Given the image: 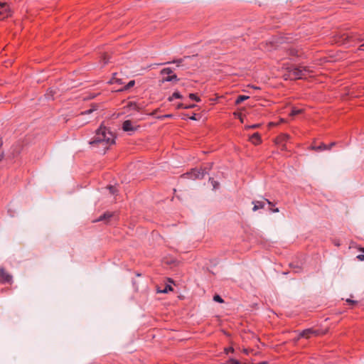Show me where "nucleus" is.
<instances>
[{"label": "nucleus", "instance_id": "1", "mask_svg": "<svg viewBox=\"0 0 364 364\" xmlns=\"http://www.w3.org/2000/svg\"><path fill=\"white\" fill-rule=\"evenodd\" d=\"M115 135L107 127L101 125L95 132V134L90 141L92 148L105 152L109 147L115 143Z\"/></svg>", "mask_w": 364, "mask_h": 364}, {"label": "nucleus", "instance_id": "2", "mask_svg": "<svg viewBox=\"0 0 364 364\" xmlns=\"http://www.w3.org/2000/svg\"><path fill=\"white\" fill-rule=\"evenodd\" d=\"M289 76L294 79H302L307 77L311 70L306 66L292 67L289 69Z\"/></svg>", "mask_w": 364, "mask_h": 364}, {"label": "nucleus", "instance_id": "3", "mask_svg": "<svg viewBox=\"0 0 364 364\" xmlns=\"http://www.w3.org/2000/svg\"><path fill=\"white\" fill-rule=\"evenodd\" d=\"M205 172L203 170L192 169L190 172H187L181 176L182 178H190L192 180L201 179L204 177Z\"/></svg>", "mask_w": 364, "mask_h": 364}, {"label": "nucleus", "instance_id": "4", "mask_svg": "<svg viewBox=\"0 0 364 364\" xmlns=\"http://www.w3.org/2000/svg\"><path fill=\"white\" fill-rule=\"evenodd\" d=\"M161 74L164 75H167L162 79V82H172L178 81V78L176 75L173 74V71L171 68H165L161 70Z\"/></svg>", "mask_w": 364, "mask_h": 364}, {"label": "nucleus", "instance_id": "5", "mask_svg": "<svg viewBox=\"0 0 364 364\" xmlns=\"http://www.w3.org/2000/svg\"><path fill=\"white\" fill-rule=\"evenodd\" d=\"M11 16V10L6 3L0 2V21Z\"/></svg>", "mask_w": 364, "mask_h": 364}, {"label": "nucleus", "instance_id": "6", "mask_svg": "<svg viewBox=\"0 0 364 364\" xmlns=\"http://www.w3.org/2000/svg\"><path fill=\"white\" fill-rule=\"evenodd\" d=\"M265 202L267 203L269 205H273V203L268 199H264V201L254 200L252 201V204L254 205L252 210L257 211L259 209L264 208L265 205Z\"/></svg>", "mask_w": 364, "mask_h": 364}, {"label": "nucleus", "instance_id": "7", "mask_svg": "<svg viewBox=\"0 0 364 364\" xmlns=\"http://www.w3.org/2000/svg\"><path fill=\"white\" fill-rule=\"evenodd\" d=\"M138 127H134L130 120H126L123 122L122 129L124 132H134L137 129Z\"/></svg>", "mask_w": 364, "mask_h": 364}, {"label": "nucleus", "instance_id": "8", "mask_svg": "<svg viewBox=\"0 0 364 364\" xmlns=\"http://www.w3.org/2000/svg\"><path fill=\"white\" fill-rule=\"evenodd\" d=\"M312 335H317V332L312 328H307L299 333V338H309Z\"/></svg>", "mask_w": 364, "mask_h": 364}, {"label": "nucleus", "instance_id": "9", "mask_svg": "<svg viewBox=\"0 0 364 364\" xmlns=\"http://www.w3.org/2000/svg\"><path fill=\"white\" fill-rule=\"evenodd\" d=\"M0 280L3 282L9 283L12 280V277L4 269H0Z\"/></svg>", "mask_w": 364, "mask_h": 364}, {"label": "nucleus", "instance_id": "10", "mask_svg": "<svg viewBox=\"0 0 364 364\" xmlns=\"http://www.w3.org/2000/svg\"><path fill=\"white\" fill-rule=\"evenodd\" d=\"M250 141L255 145L259 144L262 141L260 134L258 132L254 133L250 136Z\"/></svg>", "mask_w": 364, "mask_h": 364}, {"label": "nucleus", "instance_id": "11", "mask_svg": "<svg viewBox=\"0 0 364 364\" xmlns=\"http://www.w3.org/2000/svg\"><path fill=\"white\" fill-rule=\"evenodd\" d=\"M127 107L129 110H140L141 107L137 105L135 102H129L127 103Z\"/></svg>", "mask_w": 364, "mask_h": 364}, {"label": "nucleus", "instance_id": "12", "mask_svg": "<svg viewBox=\"0 0 364 364\" xmlns=\"http://www.w3.org/2000/svg\"><path fill=\"white\" fill-rule=\"evenodd\" d=\"M290 138V136L287 134H282L277 138V143H282L287 141Z\"/></svg>", "mask_w": 364, "mask_h": 364}, {"label": "nucleus", "instance_id": "13", "mask_svg": "<svg viewBox=\"0 0 364 364\" xmlns=\"http://www.w3.org/2000/svg\"><path fill=\"white\" fill-rule=\"evenodd\" d=\"M112 216V213H109V212H106L103 215H102L101 216L99 217V218L97 220H95L99 222V221H102L104 220H106V219H109Z\"/></svg>", "mask_w": 364, "mask_h": 364}, {"label": "nucleus", "instance_id": "14", "mask_svg": "<svg viewBox=\"0 0 364 364\" xmlns=\"http://www.w3.org/2000/svg\"><path fill=\"white\" fill-rule=\"evenodd\" d=\"M312 149L315 151H323L327 150L328 148L327 147V145L322 143L319 146H313Z\"/></svg>", "mask_w": 364, "mask_h": 364}, {"label": "nucleus", "instance_id": "15", "mask_svg": "<svg viewBox=\"0 0 364 364\" xmlns=\"http://www.w3.org/2000/svg\"><path fill=\"white\" fill-rule=\"evenodd\" d=\"M135 85L134 80L129 81L126 85L119 90V91H126L129 88L132 87Z\"/></svg>", "mask_w": 364, "mask_h": 364}, {"label": "nucleus", "instance_id": "16", "mask_svg": "<svg viewBox=\"0 0 364 364\" xmlns=\"http://www.w3.org/2000/svg\"><path fill=\"white\" fill-rule=\"evenodd\" d=\"M97 105H92V107L90 109H88L81 113V114H90L92 113L94 111L97 109Z\"/></svg>", "mask_w": 364, "mask_h": 364}, {"label": "nucleus", "instance_id": "17", "mask_svg": "<svg viewBox=\"0 0 364 364\" xmlns=\"http://www.w3.org/2000/svg\"><path fill=\"white\" fill-rule=\"evenodd\" d=\"M248 98H249V97L246 96V95H239L235 100V104L239 105L241 102H242L243 101L247 100Z\"/></svg>", "mask_w": 364, "mask_h": 364}, {"label": "nucleus", "instance_id": "18", "mask_svg": "<svg viewBox=\"0 0 364 364\" xmlns=\"http://www.w3.org/2000/svg\"><path fill=\"white\" fill-rule=\"evenodd\" d=\"M302 109H296L295 107H294L292 109H291V112L290 113V115L291 116H295V115H297L300 113L302 112Z\"/></svg>", "mask_w": 364, "mask_h": 364}, {"label": "nucleus", "instance_id": "19", "mask_svg": "<svg viewBox=\"0 0 364 364\" xmlns=\"http://www.w3.org/2000/svg\"><path fill=\"white\" fill-rule=\"evenodd\" d=\"M189 97L190 99L193 100H195L196 102H200V97H198L196 94L194 93H191L189 95Z\"/></svg>", "mask_w": 364, "mask_h": 364}, {"label": "nucleus", "instance_id": "20", "mask_svg": "<svg viewBox=\"0 0 364 364\" xmlns=\"http://www.w3.org/2000/svg\"><path fill=\"white\" fill-rule=\"evenodd\" d=\"M213 300L216 302L223 303V299L221 298L220 296L216 294L213 296Z\"/></svg>", "mask_w": 364, "mask_h": 364}, {"label": "nucleus", "instance_id": "21", "mask_svg": "<svg viewBox=\"0 0 364 364\" xmlns=\"http://www.w3.org/2000/svg\"><path fill=\"white\" fill-rule=\"evenodd\" d=\"M225 364H240V362L237 360L230 358L226 362Z\"/></svg>", "mask_w": 364, "mask_h": 364}, {"label": "nucleus", "instance_id": "22", "mask_svg": "<svg viewBox=\"0 0 364 364\" xmlns=\"http://www.w3.org/2000/svg\"><path fill=\"white\" fill-rule=\"evenodd\" d=\"M173 97H174L175 99H181L183 97L181 93L178 91L173 93Z\"/></svg>", "mask_w": 364, "mask_h": 364}, {"label": "nucleus", "instance_id": "23", "mask_svg": "<svg viewBox=\"0 0 364 364\" xmlns=\"http://www.w3.org/2000/svg\"><path fill=\"white\" fill-rule=\"evenodd\" d=\"M260 126L259 124H255L250 126H247L246 129H256L258 128Z\"/></svg>", "mask_w": 364, "mask_h": 364}, {"label": "nucleus", "instance_id": "24", "mask_svg": "<svg viewBox=\"0 0 364 364\" xmlns=\"http://www.w3.org/2000/svg\"><path fill=\"white\" fill-rule=\"evenodd\" d=\"M210 180H211V183L213 186V188L214 189L217 188L219 186V183L217 181H214L213 179L210 178Z\"/></svg>", "mask_w": 364, "mask_h": 364}, {"label": "nucleus", "instance_id": "25", "mask_svg": "<svg viewBox=\"0 0 364 364\" xmlns=\"http://www.w3.org/2000/svg\"><path fill=\"white\" fill-rule=\"evenodd\" d=\"M109 191L112 194H115L117 189L114 186H109Z\"/></svg>", "mask_w": 364, "mask_h": 364}, {"label": "nucleus", "instance_id": "26", "mask_svg": "<svg viewBox=\"0 0 364 364\" xmlns=\"http://www.w3.org/2000/svg\"><path fill=\"white\" fill-rule=\"evenodd\" d=\"M171 290H173L172 287L170 285H167L165 287V289L161 291L164 293H166V292H168V291H171Z\"/></svg>", "mask_w": 364, "mask_h": 364}, {"label": "nucleus", "instance_id": "27", "mask_svg": "<svg viewBox=\"0 0 364 364\" xmlns=\"http://www.w3.org/2000/svg\"><path fill=\"white\" fill-rule=\"evenodd\" d=\"M118 82L119 84H122V80H119V79H117V78H115V77H114L112 79V80L110 81V82H111V83H113V82Z\"/></svg>", "mask_w": 364, "mask_h": 364}, {"label": "nucleus", "instance_id": "28", "mask_svg": "<svg viewBox=\"0 0 364 364\" xmlns=\"http://www.w3.org/2000/svg\"><path fill=\"white\" fill-rule=\"evenodd\" d=\"M182 61H183L182 59H178V60H173V63H176L177 65V66H180Z\"/></svg>", "mask_w": 364, "mask_h": 364}, {"label": "nucleus", "instance_id": "29", "mask_svg": "<svg viewBox=\"0 0 364 364\" xmlns=\"http://www.w3.org/2000/svg\"><path fill=\"white\" fill-rule=\"evenodd\" d=\"M225 350L226 353H228L230 352L232 353V352H234V348L232 347H230V348H225Z\"/></svg>", "mask_w": 364, "mask_h": 364}, {"label": "nucleus", "instance_id": "30", "mask_svg": "<svg viewBox=\"0 0 364 364\" xmlns=\"http://www.w3.org/2000/svg\"><path fill=\"white\" fill-rule=\"evenodd\" d=\"M186 105L182 103H179L177 105V109H185Z\"/></svg>", "mask_w": 364, "mask_h": 364}, {"label": "nucleus", "instance_id": "31", "mask_svg": "<svg viewBox=\"0 0 364 364\" xmlns=\"http://www.w3.org/2000/svg\"><path fill=\"white\" fill-rule=\"evenodd\" d=\"M346 302H348V304H354L357 303L356 301H354V300H352L350 299H346Z\"/></svg>", "mask_w": 364, "mask_h": 364}, {"label": "nucleus", "instance_id": "32", "mask_svg": "<svg viewBox=\"0 0 364 364\" xmlns=\"http://www.w3.org/2000/svg\"><path fill=\"white\" fill-rule=\"evenodd\" d=\"M196 107V105L193 104V105H186L185 107V109H193Z\"/></svg>", "mask_w": 364, "mask_h": 364}, {"label": "nucleus", "instance_id": "33", "mask_svg": "<svg viewBox=\"0 0 364 364\" xmlns=\"http://www.w3.org/2000/svg\"><path fill=\"white\" fill-rule=\"evenodd\" d=\"M357 258L360 261H364V255H359L357 256Z\"/></svg>", "mask_w": 364, "mask_h": 364}, {"label": "nucleus", "instance_id": "34", "mask_svg": "<svg viewBox=\"0 0 364 364\" xmlns=\"http://www.w3.org/2000/svg\"><path fill=\"white\" fill-rule=\"evenodd\" d=\"M335 144H336L335 142H332L329 145H327V147L328 148L327 150L331 149Z\"/></svg>", "mask_w": 364, "mask_h": 364}, {"label": "nucleus", "instance_id": "35", "mask_svg": "<svg viewBox=\"0 0 364 364\" xmlns=\"http://www.w3.org/2000/svg\"><path fill=\"white\" fill-rule=\"evenodd\" d=\"M103 60H104V65L107 64V63L109 62V60H108V59H107L106 55H105V56L103 57Z\"/></svg>", "mask_w": 364, "mask_h": 364}, {"label": "nucleus", "instance_id": "36", "mask_svg": "<svg viewBox=\"0 0 364 364\" xmlns=\"http://www.w3.org/2000/svg\"><path fill=\"white\" fill-rule=\"evenodd\" d=\"M270 211H272V213H278L279 210V208H273V209H270Z\"/></svg>", "mask_w": 364, "mask_h": 364}, {"label": "nucleus", "instance_id": "37", "mask_svg": "<svg viewBox=\"0 0 364 364\" xmlns=\"http://www.w3.org/2000/svg\"><path fill=\"white\" fill-rule=\"evenodd\" d=\"M172 117V114H165L162 116L161 118H170Z\"/></svg>", "mask_w": 364, "mask_h": 364}, {"label": "nucleus", "instance_id": "38", "mask_svg": "<svg viewBox=\"0 0 364 364\" xmlns=\"http://www.w3.org/2000/svg\"><path fill=\"white\" fill-rule=\"evenodd\" d=\"M173 99H174V97H173V95H172L171 96H170V97L168 98V100L169 102H171V101H173Z\"/></svg>", "mask_w": 364, "mask_h": 364}, {"label": "nucleus", "instance_id": "39", "mask_svg": "<svg viewBox=\"0 0 364 364\" xmlns=\"http://www.w3.org/2000/svg\"><path fill=\"white\" fill-rule=\"evenodd\" d=\"M359 50H364V44L360 46Z\"/></svg>", "mask_w": 364, "mask_h": 364}, {"label": "nucleus", "instance_id": "40", "mask_svg": "<svg viewBox=\"0 0 364 364\" xmlns=\"http://www.w3.org/2000/svg\"><path fill=\"white\" fill-rule=\"evenodd\" d=\"M190 119L192 120H196V114H193L192 117H190Z\"/></svg>", "mask_w": 364, "mask_h": 364}, {"label": "nucleus", "instance_id": "41", "mask_svg": "<svg viewBox=\"0 0 364 364\" xmlns=\"http://www.w3.org/2000/svg\"><path fill=\"white\" fill-rule=\"evenodd\" d=\"M4 159V153L0 154V161Z\"/></svg>", "mask_w": 364, "mask_h": 364}, {"label": "nucleus", "instance_id": "42", "mask_svg": "<svg viewBox=\"0 0 364 364\" xmlns=\"http://www.w3.org/2000/svg\"><path fill=\"white\" fill-rule=\"evenodd\" d=\"M243 353L245 354H248V350L247 349H243Z\"/></svg>", "mask_w": 364, "mask_h": 364}, {"label": "nucleus", "instance_id": "43", "mask_svg": "<svg viewBox=\"0 0 364 364\" xmlns=\"http://www.w3.org/2000/svg\"><path fill=\"white\" fill-rule=\"evenodd\" d=\"M95 97V95H91L90 97H88V99H92Z\"/></svg>", "mask_w": 364, "mask_h": 364}, {"label": "nucleus", "instance_id": "44", "mask_svg": "<svg viewBox=\"0 0 364 364\" xmlns=\"http://www.w3.org/2000/svg\"><path fill=\"white\" fill-rule=\"evenodd\" d=\"M252 87H253L254 89H259V87H255V86H252Z\"/></svg>", "mask_w": 364, "mask_h": 364}, {"label": "nucleus", "instance_id": "45", "mask_svg": "<svg viewBox=\"0 0 364 364\" xmlns=\"http://www.w3.org/2000/svg\"><path fill=\"white\" fill-rule=\"evenodd\" d=\"M364 252V248L361 250Z\"/></svg>", "mask_w": 364, "mask_h": 364}]
</instances>
